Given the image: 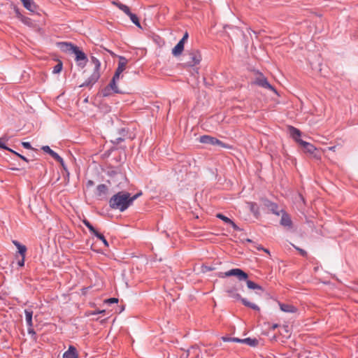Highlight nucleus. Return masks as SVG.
Instances as JSON below:
<instances>
[{
    "mask_svg": "<svg viewBox=\"0 0 358 358\" xmlns=\"http://www.w3.org/2000/svg\"><path fill=\"white\" fill-rule=\"evenodd\" d=\"M264 205L273 214L279 215L281 211L279 210L277 203L268 199L264 200Z\"/></svg>",
    "mask_w": 358,
    "mask_h": 358,
    "instance_id": "nucleus-11",
    "label": "nucleus"
},
{
    "mask_svg": "<svg viewBox=\"0 0 358 358\" xmlns=\"http://www.w3.org/2000/svg\"><path fill=\"white\" fill-rule=\"evenodd\" d=\"M24 313H25V320H26L27 324L29 328L31 329L33 326V322H32L33 311L29 310H25Z\"/></svg>",
    "mask_w": 358,
    "mask_h": 358,
    "instance_id": "nucleus-18",
    "label": "nucleus"
},
{
    "mask_svg": "<svg viewBox=\"0 0 358 358\" xmlns=\"http://www.w3.org/2000/svg\"><path fill=\"white\" fill-rule=\"evenodd\" d=\"M215 270V268L208 266H202L201 271L203 273Z\"/></svg>",
    "mask_w": 358,
    "mask_h": 358,
    "instance_id": "nucleus-36",
    "label": "nucleus"
},
{
    "mask_svg": "<svg viewBox=\"0 0 358 358\" xmlns=\"http://www.w3.org/2000/svg\"><path fill=\"white\" fill-rule=\"evenodd\" d=\"M230 297L235 300H241L245 306L250 307L254 310H259V307L257 305L248 301L246 299L241 298L239 294H238L237 292H231V295H230Z\"/></svg>",
    "mask_w": 358,
    "mask_h": 358,
    "instance_id": "nucleus-9",
    "label": "nucleus"
},
{
    "mask_svg": "<svg viewBox=\"0 0 358 358\" xmlns=\"http://www.w3.org/2000/svg\"><path fill=\"white\" fill-rule=\"evenodd\" d=\"M279 306L280 310L285 313H296L297 310V308L295 306L289 303H279Z\"/></svg>",
    "mask_w": 358,
    "mask_h": 358,
    "instance_id": "nucleus-13",
    "label": "nucleus"
},
{
    "mask_svg": "<svg viewBox=\"0 0 358 358\" xmlns=\"http://www.w3.org/2000/svg\"><path fill=\"white\" fill-rule=\"evenodd\" d=\"M96 238L101 240L105 246L108 247L109 244L107 240L105 238L103 234H100L99 231L96 232L94 235Z\"/></svg>",
    "mask_w": 358,
    "mask_h": 358,
    "instance_id": "nucleus-27",
    "label": "nucleus"
},
{
    "mask_svg": "<svg viewBox=\"0 0 358 358\" xmlns=\"http://www.w3.org/2000/svg\"><path fill=\"white\" fill-rule=\"evenodd\" d=\"M196 350V348H192L190 350H188L187 352V354H186V357H187L189 356V354L190 353V352L192 350Z\"/></svg>",
    "mask_w": 358,
    "mask_h": 358,
    "instance_id": "nucleus-50",
    "label": "nucleus"
},
{
    "mask_svg": "<svg viewBox=\"0 0 358 358\" xmlns=\"http://www.w3.org/2000/svg\"><path fill=\"white\" fill-rule=\"evenodd\" d=\"M127 63L128 60L124 57L120 56L118 66L116 71L122 73L125 70Z\"/></svg>",
    "mask_w": 358,
    "mask_h": 358,
    "instance_id": "nucleus-16",
    "label": "nucleus"
},
{
    "mask_svg": "<svg viewBox=\"0 0 358 358\" xmlns=\"http://www.w3.org/2000/svg\"><path fill=\"white\" fill-rule=\"evenodd\" d=\"M63 358H78L76 348L70 345L68 350L64 353Z\"/></svg>",
    "mask_w": 358,
    "mask_h": 358,
    "instance_id": "nucleus-14",
    "label": "nucleus"
},
{
    "mask_svg": "<svg viewBox=\"0 0 358 358\" xmlns=\"http://www.w3.org/2000/svg\"><path fill=\"white\" fill-rule=\"evenodd\" d=\"M124 139L122 137H118V138H116L115 140L112 141V142L114 143V144H119L121 142L124 141Z\"/></svg>",
    "mask_w": 358,
    "mask_h": 358,
    "instance_id": "nucleus-39",
    "label": "nucleus"
},
{
    "mask_svg": "<svg viewBox=\"0 0 358 358\" xmlns=\"http://www.w3.org/2000/svg\"><path fill=\"white\" fill-rule=\"evenodd\" d=\"M13 243L18 249V252L21 255V257H25V254L27 252L26 246L24 245H22L17 241H13Z\"/></svg>",
    "mask_w": 358,
    "mask_h": 358,
    "instance_id": "nucleus-20",
    "label": "nucleus"
},
{
    "mask_svg": "<svg viewBox=\"0 0 358 358\" xmlns=\"http://www.w3.org/2000/svg\"><path fill=\"white\" fill-rule=\"evenodd\" d=\"M123 310H124V307H122V308L119 310V312H118V313H121Z\"/></svg>",
    "mask_w": 358,
    "mask_h": 358,
    "instance_id": "nucleus-51",
    "label": "nucleus"
},
{
    "mask_svg": "<svg viewBox=\"0 0 358 358\" xmlns=\"http://www.w3.org/2000/svg\"><path fill=\"white\" fill-rule=\"evenodd\" d=\"M282 213V217L280 220V224L287 229L292 228V221L290 216L282 209L280 210Z\"/></svg>",
    "mask_w": 358,
    "mask_h": 358,
    "instance_id": "nucleus-10",
    "label": "nucleus"
},
{
    "mask_svg": "<svg viewBox=\"0 0 358 358\" xmlns=\"http://www.w3.org/2000/svg\"><path fill=\"white\" fill-rule=\"evenodd\" d=\"M91 62L94 65V71L92 74L83 83L80 85V87H89L92 86L95 84L100 78V69H101V62L100 61L95 57H91Z\"/></svg>",
    "mask_w": 358,
    "mask_h": 358,
    "instance_id": "nucleus-5",
    "label": "nucleus"
},
{
    "mask_svg": "<svg viewBox=\"0 0 358 358\" xmlns=\"http://www.w3.org/2000/svg\"><path fill=\"white\" fill-rule=\"evenodd\" d=\"M9 136L7 134L3 135L2 137L0 138V148L6 150L8 151H12V149L7 147L5 144V142L8 141L9 140Z\"/></svg>",
    "mask_w": 358,
    "mask_h": 358,
    "instance_id": "nucleus-21",
    "label": "nucleus"
},
{
    "mask_svg": "<svg viewBox=\"0 0 358 358\" xmlns=\"http://www.w3.org/2000/svg\"><path fill=\"white\" fill-rule=\"evenodd\" d=\"M141 194L142 193L139 192L131 196V194L127 192H119L110 199L109 206L113 210L124 212Z\"/></svg>",
    "mask_w": 358,
    "mask_h": 358,
    "instance_id": "nucleus-1",
    "label": "nucleus"
},
{
    "mask_svg": "<svg viewBox=\"0 0 358 358\" xmlns=\"http://www.w3.org/2000/svg\"><path fill=\"white\" fill-rule=\"evenodd\" d=\"M188 61L187 64L189 66H193L196 64H199L201 60V56L198 50H193L188 53Z\"/></svg>",
    "mask_w": 358,
    "mask_h": 358,
    "instance_id": "nucleus-8",
    "label": "nucleus"
},
{
    "mask_svg": "<svg viewBox=\"0 0 358 358\" xmlns=\"http://www.w3.org/2000/svg\"><path fill=\"white\" fill-rule=\"evenodd\" d=\"M231 342L243 343V339H240V338H231Z\"/></svg>",
    "mask_w": 358,
    "mask_h": 358,
    "instance_id": "nucleus-45",
    "label": "nucleus"
},
{
    "mask_svg": "<svg viewBox=\"0 0 358 358\" xmlns=\"http://www.w3.org/2000/svg\"><path fill=\"white\" fill-rule=\"evenodd\" d=\"M58 47L64 52L74 54L76 55V61L78 65L83 68L85 66L88 59L85 53L81 50L78 46L73 45L71 43L60 42L58 43Z\"/></svg>",
    "mask_w": 358,
    "mask_h": 358,
    "instance_id": "nucleus-3",
    "label": "nucleus"
},
{
    "mask_svg": "<svg viewBox=\"0 0 358 358\" xmlns=\"http://www.w3.org/2000/svg\"><path fill=\"white\" fill-rule=\"evenodd\" d=\"M188 36H189L188 33L185 32V34L183 35V37L181 38L180 41H182L183 43H185V42L187 40Z\"/></svg>",
    "mask_w": 358,
    "mask_h": 358,
    "instance_id": "nucleus-44",
    "label": "nucleus"
},
{
    "mask_svg": "<svg viewBox=\"0 0 358 358\" xmlns=\"http://www.w3.org/2000/svg\"><path fill=\"white\" fill-rule=\"evenodd\" d=\"M60 164V165L62 166V168L64 169V170H66V166L65 165V163H64V159H62V162H59Z\"/></svg>",
    "mask_w": 358,
    "mask_h": 358,
    "instance_id": "nucleus-49",
    "label": "nucleus"
},
{
    "mask_svg": "<svg viewBox=\"0 0 358 358\" xmlns=\"http://www.w3.org/2000/svg\"><path fill=\"white\" fill-rule=\"evenodd\" d=\"M108 188L105 184L99 185L96 187V195L99 196L105 195L108 192Z\"/></svg>",
    "mask_w": 358,
    "mask_h": 358,
    "instance_id": "nucleus-19",
    "label": "nucleus"
},
{
    "mask_svg": "<svg viewBox=\"0 0 358 358\" xmlns=\"http://www.w3.org/2000/svg\"><path fill=\"white\" fill-rule=\"evenodd\" d=\"M288 129L291 137L303 148L306 152L313 155V157L316 159L319 158V156L315 153L317 150L316 148L313 144L308 143L300 138L301 132L299 129L293 126H289Z\"/></svg>",
    "mask_w": 358,
    "mask_h": 358,
    "instance_id": "nucleus-4",
    "label": "nucleus"
},
{
    "mask_svg": "<svg viewBox=\"0 0 358 358\" xmlns=\"http://www.w3.org/2000/svg\"><path fill=\"white\" fill-rule=\"evenodd\" d=\"M185 43L182 41H180L172 49V54L177 57L182 54L184 50Z\"/></svg>",
    "mask_w": 358,
    "mask_h": 358,
    "instance_id": "nucleus-15",
    "label": "nucleus"
},
{
    "mask_svg": "<svg viewBox=\"0 0 358 358\" xmlns=\"http://www.w3.org/2000/svg\"><path fill=\"white\" fill-rule=\"evenodd\" d=\"M246 241H247V242H250H250H252V241H251L250 239H249V238H248V239L246 240Z\"/></svg>",
    "mask_w": 358,
    "mask_h": 358,
    "instance_id": "nucleus-52",
    "label": "nucleus"
},
{
    "mask_svg": "<svg viewBox=\"0 0 358 358\" xmlns=\"http://www.w3.org/2000/svg\"><path fill=\"white\" fill-rule=\"evenodd\" d=\"M232 228L234 229V230L235 231H241V229L236 224V223L231 220V222H230L229 224Z\"/></svg>",
    "mask_w": 358,
    "mask_h": 358,
    "instance_id": "nucleus-40",
    "label": "nucleus"
},
{
    "mask_svg": "<svg viewBox=\"0 0 358 358\" xmlns=\"http://www.w3.org/2000/svg\"><path fill=\"white\" fill-rule=\"evenodd\" d=\"M199 142L203 144H208L212 145H218L224 148L230 149L231 146L223 143L217 138L213 137L209 135H203L199 138Z\"/></svg>",
    "mask_w": 358,
    "mask_h": 358,
    "instance_id": "nucleus-6",
    "label": "nucleus"
},
{
    "mask_svg": "<svg viewBox=\"0 0 358 358\" xmlns=\"http://www.w3.org/2000/svg\"><path fill=\"white\" fill-rule=\"evenodd\" d=\"M257 248L258 250H264L265 252L269 254V251L267 249H265V248H262L261 246H259Z\"/></svg>",
    "mask_w": 358,
    "mask_h": 358,
    "instance_id": "nucleus-48",
    "label": "nucleus"
},
{
    "mask_svg": "<svg viewBox=\"0 0 358 358\" xmlns=\"http://www.w3.org/2000/svg\"><path fill=\"white\" fill-rule=\"evenodd\" d=\"M104 303L110 304V303H117L118 302L117 298H110L108 299L104 300Z\"/></svg>",
    "mask_w": 358,
    "mask_h": 358,
    "instance_id": "nucleus-33",
    "label": "nucleus"
},
{
    "mask_svg": "<svg viewBox=\"0 0 358 358\" xmlns=\"http://www.w3.org/2000/svg\"><path fill=\"white\" fill-rule=\"evenodd\" d=\"M252 84L258 85L264 89L270 90L275 94H278L277 90L268 83L267 78L261 73H259L258 76L252 82Z\"/></svg>",
    "mask_w": 358,
    "mask_h": 358,
    "instance_id": "nucleus-7",
    "label": "nucleus"
},
{
    "mask_svg": "<svg viewBox=\"0 0 358 358\" xmlns=\"http://www.w3.org/2000/svg\"><path fill=\"white\" fill-rule=\"evenodd\" d=\"M248 205L250 206V211L252 213H254L255 215L259 213V207L256 203L250 202V203H248Z\"/></svg>",
    "mask_w": 358,
    "mask_h": 358,
    "instance_id": "nucleus-26",
    "label": "nucleus"
},
{
    "mask_svg": "<svg viewBox=\"0 0 358 358\" xmlns=\"http://www.w3.org/2000/svg\"><path fill=\"white\" fill-rule=\"evenodd\" d=\"M293 247H294V248L297 251H299V252L300 253V255H301L302 257H307L308 253H307V252H306V250H304L303 249L300 248H299V247H297V246H296V245H293Z\"/></svg>",
    "mask_w": 358,
    "mask_h": 358,
    "instance_id": "nucleus-31",
    "label": "nucleus"
},
{
    "mask_svg": "<svg viewBox=\"0 0 358 358\" xmlns=\"http://www.w3.org/2000/svg\"><path fill=\"white\" fill-rule=\"evenodd\" d=\"M112 4L115 6L122 12H124L127 15H128L131 13L129 8L127 5L122 3L119 1H113Z\"/></svg>",
    "mask_w": 358,
    "mask_h": 358,
    "instance_id": "nucleus-17",
    "label": "nucleus"
},
{
    "mask_svg": "<svg viewBox=\"0 0 358 358\" xmlns=\"http://www.w3.org/2000/svg\"><path fill=\"white\" fill-rule=\"evenodd\" d=\"M55 161L57 162H62V157H61L57 152H54L53 153H51L50 155Z\"/></svg>",
    "mask_w": 358,
    "mask_h": 358,
    "instance_id": "nucleus-32",
    "label": "nucleus"
},
{
    "mask_svg": "<svg viewBox=\"0 0 358 358\" xmlns=\"http://www.w3.org/2000/svg\"><path fill=\"white\" fill-rule=\"evenodd\" d=\"M243 343L254 347L258 344V341L256 338H247L243 339Z\"/></svg>",
    "mask_w": 358,
    "mask_h": 358,
    "instance_id": "nucleus-24",
    "label": "nucleus"
},
{
    "mask_svg": "<svg viewBox=\"0 0 358 358\" xmlns=\"http://www.w3.org/2000/svg\"><path fill=\"white\" fill-rule=\"evenodd\" d=\"M129 17L131 21L138 27L141 28V23L138 17L136 14L132 13L131 12L127 15Z\"/></svg>",
    "mask_w": 358,
    "mask_h": 358,
    "instance_id": "nucleus-23",
    "label": "nucleus"
},
{
    "mask_svg": "<svg viewBox=\"0 0 358 358\" xmlns=\"http://www.w3.org/2000/svg\"><path fill=\"white\" fill-rule=\"evenodd\" d=\"M117 80L113 79L110 80V83L108 84V87L110 88V90L116 94H120L122 93L121 90H119L117 85H116Z\"/></svg>",
    "mask_w": 358,
    "mask_h": 358,
    "instance_id": "nucleus-22",
    "label": "nucleus"
},
{
    "mask_svg": "<svg viewBox=\"0 0 358 358\" xmlns=\"http://www.w3.org/2000/svg\"><path fill=\"white\" fill-rule=\"evenodd\" d=\"M83 223L85 224V226L86 227L88 228V229L90 230V231L94 235H95L96 232H97V231L95 229V228L92 226V224L86 219H84L83 220Z\"/></svg>",
    "mask_w": 358,
    "mask_h": 358,
    "instance_id": "nucleus-25",
    "label": "nucleus"
},
{
    "mask_svg": "<svg viewBox=\"0 0 358 358\" xmlns=\"http://www.w3.org/2000/svg\"><path fill=\"white\" fill-rule=\"evenodd\" d=\"M10 152L13 153L14 155H15L16 156H17L18 157H20V159H22V160L25 161V162H28V159L23 155L19 154L18 152L14 151L13 150H12V151H10Z\"/></svg>",
    "mask_w": 358,
    "mask_h": 358,
    "instance_id": "nucleus-37",
    "label": "nucleus"
},
{
    "mask_svg": "<svg viewBox=\"0 0 358 358\" xmlns=\"http://www.w3.org/2000/svg\"><path fill=\"white\" fill-rule=\"evenodd\" d=\"M22 145L26 149L30 150L32 148L31 143L29 142H22Z\"/></svg>",
    "mask_w": 358,
    "mask_h": 358,
    "instance_id": "nucleus-38",
    "label": "nucleus"
},
{
    "mask_svg": "<svg viewBox=\"0 0 358 358\" xmlns=\"http://www.w3.org/2000/svg\"><path fill=\"white\" fill-rule=\"evenodd\" d=\"M217 275L220 278L234 277L240 282L244 281L249 289H261L262 287L255 282L248 279V275L241 268H232L225 272H219Z\"/></svg>",
    "mask_w": 358,
    "mask_h": 358,
    "instance_id": "nucleus-2",
    "label": "nucleus"
},
{
    "mask_svg": "<svg viewBox=\"0 0 358 358\" xmlns=\"http://www.w3.org/2000/svg\"><path fill=\"white\" fill-rule=\"evenodd\" d=\"M45 152L48 153L51 155V153H53L55 151L52 150L48 145H44L41 148Z\"/></svg>",
    "mask_w": 358,
    "mask_h": 358,
    "instance_id": "nucleus-34",
    "label": "nucleus"
},
{
    "mask_svg": "<svg viewBox=\"0 0 358 358\" xmlns=\"http://www.w3.org/2000/svg\"><path fill=\"white\" fill-rule=\"evenodd\" d=\"M24 258L25 257H22L21 259H19L17 262V265L20 266H23L24 264Z\"/></svg>",
    "mask_w": 358,
    "mask_h": 358,
    "instance_id": "nucleus-42",
    "label": "nucleus"
},
{
    "mask_svg": "<svg viewBox=\"0 0 358 358\" xmlns=\"http://www.w3.org/2000/svg\"><path fill=\"white\" fill-rule=\"evenodd\" d=\"M85 290H86V288H85V287H83V288L81 289V291H85Z\"/></svg>",
    "mask_w": 358,
    "mask_h": 358,
    "instance_id": "nucleus-53",
    "label": "nucleus"
},
{
    "mask_svg": "<svg viewBox=\"0 0 358 358\" xmlns=\"http://www.w3.org/2000/svg\"><path fill=\"white\" fill-rule=\"evenodd\" d=\"M23 6L31 12L36 10L38 6L33 0H21Z\"/></svg>",
    "mask_w": 358,
    "mask_h": 358,
    "instance_id": "nucleus-12",
    "label": "nucleus"
},
{
    "mask_svg": "<svg viewBox=\"0 0 358 358\" xmlns=\"http://www.w3.org/2000/svg\"><path fill=\"white\" fill-rule=\"evenodd\" d=\"M122 73L119 72V71H117L115 70V74L113 77V79H115L116 80H119L120 78V75H121Z\"/></svg>",
    "mask_w": 358,
    "mask_h": 358,
    "instance_id": "nucleus-41",
    "label": "nucleus"
},
{
    "mask_svg": "<svg viewBox=\"0 0 358 358\" xmlns=\"http://www.w3.org/2000/svg\"><path fill=\"white\" fill-rule=\"evenodd\" d=\"M62 69V63L59 62L58 64H57L52 69L53 73H59Z\"/></svg>",
    "mask_w": 358,
    "mask_h": 358,
    "instance_id": "nucleus-29",
    "label": "nucleus"
},
{
    "mask_svg": "<svg viewBox=\"0 0 358 358\" xmlns=\"http://www.w3.org/2000/svg\"><path fill=\"white\" fill-rule=\"evenodd\" d=\"M110 88H109L108 86L105 87L102 92L103 96H108L110 95Z\"/></svg>",
    "mask_w": 358,
    "mask_h": 358,
    "instance_id": "nucleus-35",
    "label": "nucleus"
},
{
    "mask_svg": "<svg viewBox=\"0 0 358 358\" xmlns=\"http://www.w3.org/2000/svg\"><path fill=\"white\" fill-rule=\"evenodd\" d=\"M93 185H94V182L92 180H89L87 182V183H86V186H87V188H89V187H92Z\"/></svg>",
    "mask_w": 358,
    "mask_h": 358,
    "instance_id": "nucleus-46",
    "label": "nucleus"
},
{
    "mask_svg": "<svg viewBox=\"0 0 358 358\" xmlns=\"http://www.w3.org/2000/svg\"><path fill=\"white\" fill-rule=\"evenodd\" d=\"M222 339L224 342H231V338L229 337H222Z\"/></svg>",
    "mask_w": 358,
    "mask_h": 358,
    "instance_id": "nucleus-47",
    "label": "nucleus"
},
{
    "mask_svg": "<svg viewBox=\"0 0 358 358\" xmlns=\"http://www.w3.org/2000/svg\"><path fill=\"white\" fill-rule=\"evenodd\" d=\"M14 10H15V13L16 14V16L21 19V20L23 22H25L27 18L23 17L22 15L21 14L20 10L16 7V6H14Z\"/></svg>",
    "mask_w": 358,
    "mask_h": 358,
    "instance_id": "nucleus-30",
    "label": "nucleus"
},
{
    "mask_svg": "<svg viewBox=\"0 0 358 358\" xmlns=\"http://www.w3.org/2000/svg\"><path fill=\"white\" fill-rule=\"evenodd\" d=\"M106 312V310H94L92 315H96V314H103Z\"/></svg>",
    "mask_w": 358,
    "mask_h": 358,
    "instance_id": "nucleus-43",
    "label": "nucleus"
},
{
    "mask_svg": "<svg viewBox=\"0 0 358 358\" xmlns=\"http://www.w3.org/2000/svg\"><path fill=\"white\" fill-rule=\"evenodd\" d=\"M216 217L220 220H222L223 222H224L226 224H229L230 222H231V220L229 217H227V216H225L224 215L222 214V213H217L216 215Z\"/></svg>",
    "mask_w": 358,
    "mask_h": 358,
    "instance_id": "nucleus-28",
    "label": "nucleus"
}]
</instances>
